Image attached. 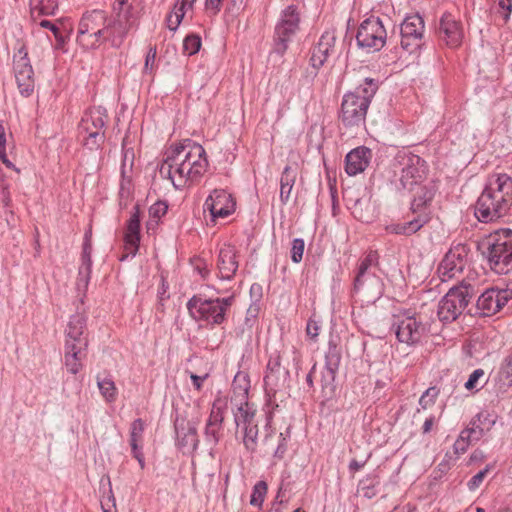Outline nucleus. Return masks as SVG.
Masks as SVG:
<instances>
[{"label":"nucleus","instance_id":"obj_1","mask_svg":"<svg viewBox=\"0 0 512 512\" xmlns=\"http://www.w3.org/2000/svg\"><path fill=\"white\" fill-rule=\"evenodd\" d=\"M208 168L205 149L190 139L172 147L163 160L159 173L161 177L171 180L176 189L188 181H197Z\"/></svg>","mask_w":512,"mask_h":512},{"label":"nucleus","instance_id":"obj_2","mask_svg":"<svg viewBox=\"0 0 512 512\" xmlns=\"http://www.w3.org/2000/svg\"><path fill=\"white\" fill-rule=\"evenodd\" d=\"M512 206V177L505 173L489 179L475 204V216L483 223L506 216Z\"/></svg>","mask_w":512,"mask_h":512},{"label":"nucleus","instance_id":"obj_3","mask_svg":"<svg viewBox=\"0 0 512 512\" xmlns=\"http://www.w3.org/2000/svg\"><path fill=\"white\" fill-rule=\"evenodd\" d=\"M377 90L375 80L366 78L364 85L344 94L339 119L345 127H359L365 123L367 110Z\"/></svg>","mask_w":512,"mask_h":512},{"label":"nucleus","instance_id":"obj_4","mask_svg":"<svg viewBox=\"0 0 512 512\" xmlns=\"http://www.w3.org/2000/svg\"><path fill=\"white\" fill-rule=\"evenodd\" d=\"M482 255L498 273H506L512 268V231L505 230L490 235L481 244Z\"/></svg>","mask_w":512,"mask_h":512},{"label":"nucleus","instance_id":"obj_5","mask_svg":"<svg viewBox=\"0 0 512 512\" xmlns=\"http://www.w3.org/2000/svg\"><path fill=\"white\" fill-rule=\"evenodd\" d=\"M234 296L226 298L205 299L193 295L187 302L190 316L196 321H206L212 325H221L226 319V312L231 307Z\"/></svg>","mask_w":512,"mask_h":512},{"label":"nucleus","instance_id":"obj_6","mask_svg":"<svg viewBox=\"0 0 512 512\" xmlns=\"http://www.w3.org/2000/svg\"><path fill=\"white\" fill-rule=\"evenodd\" d=\"M394 174H400V185L404 190H413L425 177V161L411 152L398 151L392 161Z\"/></svg>","mask_w":512,"mask_h":512},{"label":"nucleus","instance_id":"obj_7","mask_svg":"<svg viewBox=\"0 0 512 512\" xmlns=\"http://www.w3.org/2000/svg\"><path fill=\"white\" fill-rule=\"evenodd\" d=\"M474 297V288L471 284L461 283L448 290L438 304L437 315L441 322L455 321L467 308Z\"/></svg>","mask_w":512,"mask_h":512},{"label":"nucleus","instance_id":"obj_8","mask_svg":"<svg viewBox=\"0 0 512 512\" xmlns=\"http://www.w3.org/2000/svg\"><path fill=\"white\" fill-rule=\"evenodd\" d=\"M282 356L278 351L270 354L264 376V388L270 402L277 400L279 394L284 397L290 389V372L282 365Z\"/></svg>","mask_w":512,"mask_h":512},{"label":"nucleus","instance_id":"obj_9","mask_svg":"<svg viewBox=\"0 0 512 512\" xmlns=\"http://www.w3.org/2000/svg\"><path fill=\"white\" fill-rule=\"evenodd\" d=\"M300 14L297 6L289 5L280 14L273 35V52L282 56L299 30Z\"/></svg>","mask_w":512,"mask_h":512},{"label":"nucleus","instance_id":"obj_10","mask_svg":"<svg viewBox=\"0 0 512 512\" xmlns=\"http://www.w3.org/2000/svg\"><path fill=\"white\" fill-rule=\"evenodd\" d=\"M387 40V31L379 17L371 16L359 26L356 41L357 45L367 52L380 51Z\"/></svg>","mask_w":512,"mask_h":512},{"label":"nucleus","instance_id":"obj_11","mask_svg":"<svg viewBox=\"0 0 512 512\" xmlns=\"http://www.w3.org/2000/svg\"><path fill=\"white\" fill-rule=\"evenodd\" d=\"M377 251H370L360 262L358 272L354 280V290L363 292L366 296L377 298L381 295V280L374 273L369 272L372 265L378 263Z\"/></svg>","mask_w":512,"mask_h":512},{"label":"nucleus","instance_id":"obj_12","mask_svg":"<svg viewBox=\"0 0 512 512\" xmlns=\"http://www.w3.org/2000/svg\"><path fill=\"white\" fill-rule=\"evenodd\" d=\"M105 116L96 110L85 115L78 127V134L90 150L99 148L105 141Z\"/></svg>","mask_w":512,"mask_h":512},{"label":"nucleus","instance_id":"obj_13","mask_svg":"<svg viewBox=\"0 0 512 512\" xmlns=\"http://www.w3.org/2000/svg\"><path fill=\"white\" fill-rule=\"evenodd\" d=\"M401 46L408 53H413L422 45L424 20L418 14L407 16L401 24Z\"/></svg>","mask_w":512,"mask_h":512},{"label":"nucleus","instance_id":"obj_14","mask_svg":"<svg viewBox=\"0 0 512 512\" xmlns=\"http://www.w3.org/2000/svg\"><path fill=\"white\" fill-rule=\"evenodd\" d=\"M13 70L20 93L29 97L32 92V65L25 46H21L14 54Z\"/></svg>","mask_w":512,"mask_h":512},{"label":"nucleus","instance_id":"obj_15","mask_svg":"<svg viewBox=\"0 0 512 512\" xmlns=\"http://www.w3.org/2000/svg\"><path fill=\"white\" fill-rule=\"evenodd\" d=\"M469 248L466 244L458 243L450 248L439 264L438 272L443 277L451 279L464 270Z\"/></svg>","mask_w":512,"mask_h":512},{"label":"nucleus","instance_id":"obj_16","mask_svg":"<svg viewBox=\"0 0 512 512\" xmlns=\"http://www.w3.org/2000/svg\"><path fill=\"white\" fill-rule=\"evenodd\" d=\"M436 32L439 41L450 48H457L462 44L464 38L462 23L451 13H444L441 16Z\"/></svg>","mask_w":512,"mask_h":512},{"label":"nucleus","instance_id":"obj_17","mask_svg":"<svg viewBox=\"0 0 512 512\" xmlns=\"http://www.w3.org/2000/svg\"><path fill=\"white\" fill-rule=\"evenodd\" d=\"M237 389H239V403L237 404V409L234 412V421L236 426H240L241 424L249 425L252 424L254 418V410L250 406L247 401L248 397V389L249 383L246 382V375H241L238 373L233 381V391L236 393Z\"/></svg>","mask_w":512,"mask_h":512},{"label":"nucleus","instance_id":"obj_18","mask_svg":"<svg viewBox=\"0 0 512 512\" xmlns=\"http://www.w3.org/2000/svg\"><path fill=\"white\" fill-rule=\"evenodd\" d=\"M397 339L405 344L413 345L420 341L425 333V325L414 316H407L393 323Z\"/></svg>","mask_w":512,"mask_h":512},{"label":"nucleus","instance_id":"obj_19","mask_svg":"<svg viewBox=\"0 0 512 512\" xmlns=\"http://www.w3.org/2000/svg\"><path fill=\"white\" fill-rule=\"evenodd\" d=\"M204 206L212 218H225L234 212L235 201L225 190L215 189L206 199Z\"/></svg>","mask_w":512,"mask_h":512},{"label":"nucleus","instance_id":"obj_20","mask_svg":"<svg viewBox=\"0 0 512 512\" xmlns=\"http://www.w3.org/2000/svg\"><path fill=\"white\" fill-rule=\"evenodd\" d=\"M106 25V38L114 48H119L126 38L132 23L128 18V12L117 13V17L105 22Z\"/></svg>","mask_w":512,"mask_h":512},{"label":"nucleus","instance_id":"obj_21","mask_svg":"<svg viewBox=\"0 0 512 512\" xmlns=\"http://www.w3.org/2000/svg\"><path fill=\"white\" fill-rule=\"evenodd\" d=\"M177 446L184 453H193L199 444L197 428L189 421H175Z\"/></svg>","mask_w":512,"mask_h":512},{"label":"nucleus","instance_id":"obj_22","mask_svg":"<svg viewBox=\"0 0 512 512\" xmlns=\"http://www.w3.org/2000/svg\"><path fill=\"white\" fill-rule=\"evenodd\" d=\"M335 41L334 32L326 31L322 34L317 45L311 51L310 63L313 68L317 70L321 68L329 55L334 53Z\"/></svg>","mask_w":512,"mask_h":512},{"label":"nucleus","instance_id":"obj_23","mask_svg":"<svg viewBox=\"0 0 512 512\" xmlns=\"http://www.w3.org/2000/svg\"><path fill=\"white\" fill-rule=\"evenodd\" d=\"M217 268L221 279L230 280L234 277L238 269L237 251L234 246L225 244L220 248Z\"/></svg>","mask_w":512,"mask_h":512},{"label":"nucleus","instance_id":"obj_24","mask_svg":"<svg viewBox=\"0 0 512 512\" xmlns=\"http://www.w3.org/2000/svg\"><path fill=\"white\" fill-rule=\"evenodd\" d=\"M88 344H64V365L71 374H77L82 369V360L86 357Z\"/></svg>","mask_w":512,"mask_h":512},{"label":"nucleus","instance_id":"obj_25","mask_svg":"<svg viewBox=\"0 0 512 512\" xmlns=\"http://www.w3.org/2000/svg\"><path fill=\"white\" fill-rule=\"evenodd\" d=\"M371 158V150L361 146L351 150L345 157V171L348 175L354 176L363 172Z\"/></svg>","mask_w":512,"mask_h":512},{"label":"nucleus","instance_id":"obj_26","mask_svg":"<svg viewBox=\"0 0 512 512\" xmlns=\"http://www.w3.org/2000/svg\"><path fill=\"white\" fill-rule=\"evenodd\" d=\"M124 241L126 249L130 250L133 256L136 255L140 243V208L138 204L133 207V212L127 221Z\"/></svg>","mask_w":512,"mask_h":512},{"label":"nucleus","instance_id":"obj_27","mask_svg":"<svg viewBox=\"0 0 512 512\" xmlns=\"http://www.w3.org/2000/svg\"><path fill=\"white\" fill-rule=\"evenodd\" d=\"M105 12L102 10H93L83 15L78 26L77 42L79 43L89 34L94 33L106 22Z\"/></svg>","mask_w":512,"mask_h":512},{"label":"nucleus","instance_id":"obj_28","mask_svg":"<svg viewBox=\"0 0 512 512\" xmlns=\"http://www.w3.org/2000/svg\"><path fill=\"white\" fill-rule=\"evenodd\" d=\"M86 318L82 314H75L70 317L67 328L65 330L64 344H78V341L88 344L87 335L85 334Z\"/></svg>","mask_w":512,"mask_h":512},{"label":"nucleus","instance_id":"obj_29","mask_svg":"<svg viewBox=\"0 0 512 512\" xmlns=\"http://www.w3.org/2000/svg\"><path fill=\"white\" fill-rule=\"evenodd\" d=\"M429 221L430 216L428 213H419L407 222L388 225L386 230L391 234L411 236L418 232Z\"/></svg>","mask_w":512,"mask_h":512},{"label":"nucleus","instance_id":"obj_30","mask_svg":"<svg viewBox=\"0 0 512 512\" xmlns=\"http://www.w3.org/2000/svg\"><path fill=\"white\" fill-rule=\"evenodd\" d=\"M499 290L488 289L477 299L476 308L483 316H491L499 311Z\"/></svg>","mask_w":512,"mask_h":512},{"label":"nucleus","instance_id":"obj_31","mask_svg":"<svg viewBox=\"0 0 512 512\" xmlns=\"http://www.w3.org/2000/svg\"><path fill=\"white\" fill-rule=\"evenodd\" d=\"M297 175V167L287 165L283 169L280 178V201L282 204L288 203L293 190V186L296 182Z\"/></svg>","mask_w":512,"mask_h":512},{"label":"nucleus","instance_id":"obj_32","mask_svg":"<svg viewBox=\"0 0 512 512\" xmlns=\"http://www.w3.org/2000/svg\"><path fill=\"white\" fill-rule=\"evenodd\" d=\"M435 186H420L417 190L416 195L414 196L411 202V211L413 214L424 213L423 209L426 208L435 196Z\"/></svg>","mask_w":512,"mask_h":512},{"label":"nucleus","instance_id":"obj_33","mask_svg":"<svg viewBox=\"0 0 512 512\" xmlns=\"http://www.w3.org/2000/svg\"><path fill=\"white\" fill-rule=\"evenodd\" d=\"M92 248H83L81 260L82 264L79 268L77 286L78 287H87L92 268V259H91Z\"/></svg>","mask_w":512,"mask_h":512},{"label":"nucleus","instance_id":"obj_34","mask_svg":"<svg viewBox=\"0 0 512 512\" xmlns=\"http://www.w3.org/2000/svg\"><path fill=\"white\" fill-rule=\"evenodd\" d=\"M228 409V401L225 397H217L210 411L207 422H211L218 425H223L225 412Z\"/></svg>","mask_w":512,"mask_h":512},{"label":"nucleus","instance_id":"obj_35","mask_svg":"<svg viewBox=\"0 0 512 512\" xmlns=\"http://www.w3.org/2000/svg\"><path fill=\"white\" fill-rule=\"evenodd\" d=\"M108 42L106 38V25H102L99 27L94 33L89 34L87 37L82 39L79 44L86 49H95L99 47L100 44Z\"/></svg>","mask_w":512,"mask_h":512},{"label":"nucleus","instance_id":"obj_36","mask_svg":"<svg viewBox=\"0 0 512 512\" xmlns=\"http://www.w3.org/2000/svg\"><path fill=\"white\" fill-rule=\"evenodd\" d=\"M482 416L483 414L479 413L476 416V419H473L470 422V427L461 431L463 435L468 438V440H471V442L480 440L481 437L484 435V429L480 425L482 423Z\"/></svg>","mask_w":512,"mask_h":512},{"label":"nucleus","instance_id":"obj_37","mask_svg":"<svg viewBox=\"0 0 512 512\" xmlns=\"http://www.w3.org/2000/svg\"><path fill=\"white\" fill-rule=\"evenodd\" d=\"M497 379L503 386H512V353L504 359L499 369Z\"/></svg>","mask_w":512,"mask_h":512},{"label":"nucleus","instance_id":"obj_38","mask_svg":"<svg viewBox=\"0 0 512 512\" xmlns=\"http://www.w3.org/2000/svg\"><path fill=\"white\" fill-rule=\"evenodd\" d=\"M341 361V353L336 345H329L325 354L324 368L337 372Z\"/></svg>","mask_w":512,"mask_h":512},{"label":"nucleus","instance_id":"obj_39","mask_svg":"<svg viewBox=\"0 0 512 512\" xmlns=\"http://www.w3.org/2000/svg\"><path fill=\"white\" fill-rule=\"evenodd\" d=\"M257 435H258V429L257 425L255 424H249L245 425L244 427V437H243V443L247 450L253 452L256 449L257 446Z\"/></svg>","mask_w":512,"mask_h":512},{"label":"nucleus","instance_id":"obj_40","mask_svg":"<svg viewBox=\"0 0 512 512\" xmlns=\"http://www.w3.org/2000/svg\"><path fill=\"white\" fill-rule=\"evenodd\" d=\"M97 384L99 387V390L103 397L107 401H114L116 396V386L112 379L110 378H104V379H97Z\"/></svg>","mask_w":512,"mask_h":512},{"label":"nucleus","instance_id":"obj_41","mask_svg":"<svg viewBox=\"0 0 512 512\" xmlns=\"http://www.w3.org/2000/svg\"><path fill=\"white\" fill-rule=\"evenodd\" d=\"M259 314V307L257 305H250L246 312V317L244 321L245 327H243L238 333V336H243L245 332L247 331L248 334H251L252 328L255 325L257 321V317Z\"/></svg>","mask_w":512,"mask_h":512},{"label":"nucleus","instance_id":"obj_42","mask_svg":"<svg viewBox=\"0 0 512 512\" xmlns=\"http://www.w3.org/2000/svg\"><path fill=\"white\" fill-rule=\"evenodd\" d=\"M267 483L265 481H259L253 487V492L250 499V504L253 506L260 507L264 501L267 493Z\"/></svg>","mask_w":512,"mask_h":512},{"label":"nucleus","instance_id":"obj_43","mask_svg":"<svg viewBox=\"0 0 512 512\" xmlns=\"http://www.w3.org/2000/svg\"><path fill=\"white\" fill-rule=\"evenodd\" d=\"M185 11L182 8H176L175 6L166 17V25L169 30L176 31L181 21L183 20Z\"/></svg>","mask_w":512,"mask_h":512},{"label":"nucleus","instance_id":"obj_44","mask_svg":"<svg viewBox=\"0 0 512 512\" xmlns=\"http://www.w3.org/2000/svg\"><path fill=\"white\" fill-rule=\"evenodd\" d=\"M7 132L3 124L0 123V159L7 168L15 169L13 163L8 159L6 153Z\"/></svg>","mask_w":512,"mask_h":512},{"label":"nucleus","instance_id":"obj_45","mask_svg":"<svg viewBox=\"0 0 512 512\" xmlns=\"http://www.w3.org/2000/svg\"><path fill=\"white\" fill-rule=\"evenodd\" d=\"M201 47V38L198 35L190 34L183 41V49L188 55L196 54Z\"/></svg>","mask_w":512,"mask_h":512},{"label":"nucleus","instance_id":"obj_46","mask_svg":"<svg viewBox=\"0 0 512 512\" xmlns=\"http://www.w3.org/2000/svg\"><path fill=\"white\" fill-rule=\"evenodd\" d=\"M335 371L323 368L321 371L320 383L323 391L329 390L330 393L334 390V381L336 377Z\"/></svg>","mask_w":512,"mask_h":512},{"label":"nucleus","instance_id":"obj_47","mask_svg":"<svg viewBox=\"0 0 512 512\" xmlns=\"http://www.w3.org/2000/svg\"><path fill=\"white\" fill-rule=\"evenodd\" d=\"M221 429H222V425L207 422L206 426H205V431H204L206 440L209 443H212L214 445L217 444L220 440L219 432Z\"/></svg>","mask_w":512,"mask_h":512},{"label":"nucleus","instance_id":"obj_48","mask_svg":"<svg viewBox=\"0 0 512 512\" xmlns=\"http://www.w3.org/2000/svg\"><path fill=\"white\" fill-rule=\"evenodd\" d=\"M144 422L142 419H135L130 428V442H141L143 439Z\"/></svg>","mask_w":512,"mask_h":512},{"label":"nucleus","instance_id":"obj_49","mask_svg":"<svg viewBox=\"0 0 512 512\" xmlns=\"http://www.w3.org/2000/svg\"><path fill=\"white\" fill-rule=\"evenodd\" d=\"M38 9L39 15H52L55 13V10L58 8L57 0H39L38 5L34 7Z\"/></svg>","mask_w":512,"mask_h":512},{"label":"nucleus","instance_id":"obj_50","mask_svg":"<svg viewBox=\"0 0 512 512\" xmlns=\"http://www.w3.org/2000/svg\"><path fill=\"white\" fill-rule=\"evenodd\" d=\"M305 248V242L301 238H296L292 241L291 259L294 263H299L302 260Z\"/></svg>","mask_w":512,"mask_h":512},{"label":"nucleus","instance_id":"obj_51","mask_svg":"<svg viewBox=\"0 0 512 512\" xmlns=\"http://www.w3.org/2000/svg\"><path fill=\"white\" fill-rule=\"evenodd\" d=\"M438 395V390L435 387L428 388L419 399V405L423 409H427L434 404L435 398Z\"/></svg>","mask_w":512,"mask_h":512},{"label":"nucleus","instance_id":"obj_52","mask_svg":"<svg viewBox=\"0 0 512 512\" xmlns=\"http://www.w3.org/2000/svg\"><path fill=\"white\" fill-rule=\"evenodd\" d=\"M168 205L164 201H157L154 203L150 209L149 214L152 218L160 219L167 213Z\"/></svg>","mask_w":512,"mask_h":512},{"label":"nucleus","instance_id":"obj_53","mask_svg":"<svg viewBox=\"0 0 512 512\" xmlns=\"http://www.w3.org/2000/svg\"><path fill=\"white\" fill-rule=\"evenodd\" d=\"M489 469L486 467L483 470H480L477 474H475L467 483V486L470 490L477 489L481 483L483 482L487 472Z\"/></svg>","mask_w":512,"mask_h":512},{"label":"nucleus","instance_id":"obj_54","mask_svg":"<svg viewBox=\"0 0 512 512\" xmlns=\"http://www.w3.org/2000/svg\"><path fill=\"white\" fill-rule=\"evenodd\" d=\"M471 443V440H468L467 437L463 435L461 432L459 435V438L454 443V449L457 454L465 453L469 444Z\"/></svg>","mask_w":512,"mask_h":512},{"label":"nucleus","instance_id":"obj_55","mask_svg":"<svg viewBox=\"0 0 512 512\" xmlns=\"http://www.w3.org/2000/svg\"><path fill=\"white\" fill-rule=\"evenodd\" d=\"M483 375H484V371H483L482 369H476V370H474V371L470 374V376H469V378H468L467 382L465 383V387H466V389L471 390V389L475 388L477 381H478V380H479V378H480V377H482Z\"/></svg>","mask_w":512,"mask_h":512},{"label":"nucleus","instance_id":"obj_56","mask_svg":"<svg viewBox=\"0 0 512 512\" xmlns=\"http://www.w3.org/2000/svg\"><path fill=\"white\" fill-rule=\"evenodd\" d=\"M156 55H157L156 47H150L147 52L146 58H145V64H144L145 72H147L148 70H150V71L152 70L153 65L155 63Z\"/></svg>","mask_w":512,"mask_h":512},{"label":"nucleus","instance_id":"obj_57","mask_svg":"<svg viewBox=\"0 0 512 512\" xmlns=\"http://www.w3.org/2000/svg\"><path fill=\"white\" fill-rule=\"evenodd\" d=\"M319 330H320L319 323L316 320L312 319V318L309 319V321L307 323V327H306L307 335L311 339L314 340L319 335Z\"/></svg>","mask_w":512,"mask_h":512},{"label":"nucleus","instance_id":"obj_58","mask_svg":"<svg viewBox=\"0 0 512 512\" xmlns=\"http://www.w3.org/2000/svg\"><path fill=\"white\" fill-rule=\"evenodd\" d=\"M498 6L503 13V19L507 21L510 18V13L512 11V0H499Z\"/></svg>","mask_w":512,"mask_h":512},{"label":"nucleus","instance_id":"obj_59","mask_svg":"<svg viewBox=\"0 0 512 512\" xmlns=\"http://www.w3.org/2000/svg\"><path fill=\"white\" fill-rule=\"evenodd\" d=\"M282 436H283V434L281 433L280 434L281 440H280V442L275 450V453H274V456L279 459H282L284 457V454L287 450L286 439Z\"/></svg>","mask_w":512,"mask_h":512},{"label":"nucleus","instance_id":"obj_60","mask_svg":"<svg viewBox=\"0 0 512 512\" xmlns=\"http://www.w3.org/2000/svg\"><path fill=\"white\" fill-rule=\"evenodd\" d=\"M130 180L123 178L120 185L119 196L121 199L128 198L130 195Z\"/></svg>","mask_w":512,"mask_h":512},{"label":"nucleus","instance_id":"obj_61","mask_svg":"<svg viewBox=\"0 0 512 512\" xmlns=\"http://www.w3.org/2000/svg\"><path fill=\"white\" fill-rule=\"evenodd\" d=\"M222 0H206V8L213 10L214 14L220 11Z\"/></svg>","mask_w":512,"mask_h":512},{"label":"nucleus","instance_id":"obj_62","mask_svg":"<svg viewBox=\"0 0 512 512\" xmlns=\"http://www.w3.org/2000/svg\"><path fill=\"white\" fill-rule=\"evenodd\" d=\"M207 378V375L204 376H198L196 374H191V380L193 382L194 387L197 390H200L202 387L203 381Z\"/></svg>","mask_w":512,"mask_h":512},{"label":"nucleus","instance_id":"obj_63","mask_svg":"<svg viewBox=\"0 0 512 512\" xmlns=\"http://www.w3.org/2000/svg\"><path fill=\"white\" fill-rule=\"evenodd\" d=\"M83 248H92V229H91V227L84 234Z\"/></svg>","mask_w":512,"mask_h":512},{"label":"nucleus","instance_id":"obj_64","mask_svg":"<svg viewBox=\"0 0 512 512\" xmlns=\"http://www.w3.org/2000/svg\"><path fill=\"white\" fill-rule=\"evenodd\" d=\"M34 25H38L40 28L43 29H50L51 27H53L54 23L50 20L41 19L40 21H38L36 18H34Z\"/></svg>","mask_w":512,"mask_h":512}]
</instances>
